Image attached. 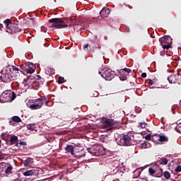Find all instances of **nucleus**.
<instances>
[{"instance_id": "f257e3e1", "label": "nucleus", "mask_w": 181, "mask_h": 181, "mask_svg": "<svg viewBox=\"0 0 181 181\" xmlns=\"http://www.w3.org/2000/svg\"><path fill=\"white\" fill-rule=\"evenodd\" d=\"M49 23H53L49 26L50 29L52 28H55V29H63L69 26V21L66 18H52L48 21Z\"/></svg>"}, {"instance_id": "f03ea898", "label": "nucleus", "mask_w": 181, "mask_h": 181, "mask_svg": "<svg viewBox=\"0 0 181 181\" xmlns=\"http://www.w3.org/2000/svg\"><path fill=\"white\" fill-rule=\"evenodd\" d=\"M99 74L105 78V80H107V81H111L114 77H115V72L108 68H102L99 70Z\"/></svg>"}, {"instance_id": "7ed1b4c3", "label": "nucleus", "mask_w": 181, "mask_h": 181, "mask_svg": "<svg viewBox=\"0 0 181 181\" xmlns=\"http://www.w3.org/2000/svg\"><path fill=\"white\" fill-rule=\"evenodd\" d=\"M1 75L0 76V79L1 80V81H3V83H11V81L15 80L13 76H12L13 73L9 71V69H8L7 68L6 69L1 70Z\"/></svg>"}, {"instance_id": "20e7f679", "label": "nucleus", "mask_w": 181, "mask_h": 181, "mask_svg": "<svg viewBox=\"0 0 181 181\" xmlns=\"http://www.w3.org/2000/svg\"><path fill=\"white\" fill-rule=\"evenodd\" d=\"M173 39L169 35H164L163 37L159 39V42L163 49H170L172 46V42Z\"/></svg>"}, {"instance_id": "39448f33", "label": "nucleus", "mask_w": 181, "mask_h": 181, "mask_svg": "<svg viewBox=\"0 0 181 181\" xmlns=\"http://www.w3.org/2000/svg\"><path fill=\"white\" fill-rule=\"evenodd\" d=\"M134 141V135L132 133L129 132L127 134H124L122 139H121V142L124 146H131L134 145L132 141Z\"/></svg>"}, {"instance_id": "423d86ee", "label": "nucleus", "mask_w": 181, "mask_h": 181, "mask_svg": "<svg viewBox=\"0 0 181 181\" xmlns=\"http://www.w3.org/2000/svg\"><path fill=\"white\" fill-rule=\"evenodd\" d=\"M23 70L29 74H33L36 70V66L32 62H25L23 65Z\"/></svg>"}, {"instance_id": "0eeeda50", "label": "nucleus", "mask_w": 181, "mask_h": 181, "mask_svg": "<svg viewBox=\"0 0 181 181\" xmlns=\"http://www.w3.org/2000/svg\"><path fill=\"white\" fill-rule=\"evenodd\" d=\"M2 97L6 98V101H13L16 98V93L12 90H6L2 93Z\"/></svg>"}, {"instance_id": "6e6552de", "label": "nucleus", "mask_w": 181, "mask_h": 181, "mask_svg": "<svg viewBox=\"0 0 181 181\" xmlns=\"http://www.w3.org/2000/svg\"><path fill=\"white\" fill-rule=\"evenodd\" d=\"M170 84H181V76L179 74H171L168 76Z\"/></svg>"}, {"instance_id": "1a4fd4ad", "label": "nucleus", "mask_w": 181, "mask_h": 181, "mask_svg": "<svg viewBox=\"0 0 181 181\" xmlns=\"http://www.w3.org/2000/svg\"><path fill=\"white\" fill-rule=\"evenodd\" d=\"M102 127L103 129L107 128V131H111L112 129H114V120L111 119H105V120L103 121Z\"/></svg>"}, {"instance_id": "9d476101", "label": "nucleus", "mask_w": 181, "mask_h": 181, "mask_svg": "<svg viewBox=\"0 0 181 181\" xmlns=\"http://www.w3.org/2000/svg\"><path fill=\"white\" fill-rule=\"evenodd\" d=\"M7 33H18V32H21V28H19V25L16 23L11 24V28L9 30H6Z\"/></svg>"}, {"instance_id": "9b49d317", "label": "nucleus", "mask_w": 181, "mask_h": 181, "mask_svg": "<svg viewBox=\"0 0 181 181\" xmlns=\"http://www.w3.org/2000/svg\"><path fill=\"white\" fill-rule=\"evenodd\" d=\"M110 8L105 7L100 11V15L101 18H108L110 15Z\"/></svg>"}, {"instance_id": "f8f14e48", "label": "nucleus", "mask_w": 181, "mask_h": 181, "mask_svg": "<svg viewBox=\"0 0 181 181\" xmlns=\"http://www.w3.org/2000/svg\"><path fill=\"white\" fill-rule=\"evenodd\" d=\"M45 103L47 104L46 98H43L36 99L34 103L36 104L37 105H40V108H42V106L43 105V104H45Z\"/></svg>"}, {"instance_id": "ddd939ff", "label": "nucleus", "mask_w": 181, "mask_h": 181, "mask_svg": "<svg viewBox=\"0 0 181 181\" xmlns=\"http://www.w3.org/2000/svg\"><path fill=\"white\" fill-rule=\"evenodd\" d=\"M118 76L122 81H125V80H127V76H128V74H125L124 72H123V71L120 69L118 73Z\"/></svg>"}, {"instance_id": "4468645a", "label": "nucleus", "mask_w": 181, "mask_h": 181, "mask_svg": "<svg viewBox=\"0 0 181 181\" xmlns=\"http://www.w3.org/2000/svg\"><path fill=\"white\" fill-rule=\"evenodd\" d=\"M65 151L68 152V153H70L72 156H74V146L71 145H67Z\"/></svg>"}, {"instance_id": "2eb2a0df", "label": "nucleus", "mask_w": 181, "mask_h": 181, "mask_svg": "<svg viewBox=\"0 0 181 181\" xmlns=\"http://www.w3.org/2000/svg\"><path fill=\"white\" fill-rule=\"evenodd\" d=\"M33 163V158H28L25 160H24L23 165L25 168H28L29 166H32Z\"/></svg>"}, {"instance_id": "dca6fc26", "label": "nucleus", "mask_w": 181, "mask_h": 181, "mask_svg": "<svg viewBox=\"0 0 181 181\" xmlns=\"http://www.w3.org/2000/svg\"><path fill=\"white\" fill-rule=\"evenodd\" d=\"M23 176H33L36 175V170H29L23 173Z\"/></svg>"}, {"instance_id": "f3484780", "label": "nucleus", "mask_w": 181, "mask_h": 181, "mask_svg": "<svg viewBox=\"0 0 181 181\" xmlns=\"http://www.w3.org/2000/svg\"><path fill=\"white\" fill-rule=\"evenodd\" d=\"M94 46H95V44H86L84 45L83 49L84 50H86V49H88L89 47V50L88 49V52H93Z\"/></svg>"}, {"instance_id": "a211bd4d", "label": "nucleus", "mask_w": 181, "mask_h": 181, "mask_svg": "<svg viewBox=\"0 0 181 181\" xmlns=\"http://www.w3.org/2000/svg\"><path fill=\"white\" fill-rule=\"evenodd\" d=\"M154 176L156 177H162V176H163V170L158 167V170H156V174Z\"/></svg>"}, {"instance_id": "6ab92c4d", "label": "nucleus", "mask_w": 181, "mask_h": 181, "mask_svg": "<svg viewBox=\"0 0 181 181\" xmlns=\"http://www.w3.org/2000/svg\"><path fill=\"white\" fill-rule=\"evenodd\" d=\"M169 138L165 135H158V142H168Z\"/></svg>"}, {"instance_id": "aec40b11", "label": "nucleus", "mask_w": 181, "mask_h": 181, "mask_svg": "<svg viewBox=\"0 0 181 181\" xmlns=\"http://www.w3.org/2000/svg\"><path fill=\"white\" fill-rule=\"evenodd\" d=\"M4 23L5 24L7 30H9V29H11V25H13V23H11V20L9 18L5 20L4 21Z\"/></svg>"}, {"instance_id": "412c9836", "label": "nucleus", "mask_w": 181, "mask_h": 181, "mask_svg": "<svg viewBox=\"0 0 181 181\" xmlns=\"http://www.w3.org/2000/svg\"><path fill=\"white\" fill-rule=\"evenodd\" d=\"M6 69H8V70L9 71H11L12 73V70L13 71H15L16 73H19V68L15 66H8Z\"/></svg>"}, {"instance_id": "4be33fe9", "label": "nucleus", "mask_w": 181, "mask_h": 181, "mask_svg": "<svg viewBox=\"0 0 181 181\" xmlns=\"http://www.w3.org/2000/svg\"><path fill=\"white\" fill-rule=\"evenodd\" d=\"M10 142H11V145H15V144H18V136H12L10 138Z\"/></svg>"}, {"instance_id": "5701e85b", "label": "nucleus", "mask_w": 181, "mask_h": 181, "mask_svg": "<svg viewBox=\"0 0 181 181\" xmlns=\"http://www.w3.org/2000/svg\"><path fill=\"white\" fill-rule=\"evenodd\" d=\"M11 120L13 122H22V119H21L19 116H13V117H11Z\"/></svg>"}, {"instance_id": "b1692460", "label": "nucleus", "mask_w": 181, "mask_h": 181, "mask_svg": "<svg viewBox=\"0 0 181 181\" xmlns=\"http://www.w3.org/2000/svg\"><path fill=\"white\" fill-rule=\"evenodd\" d=\"M13 167L12 165H9L6 168V170H5V173L6 175H11V173H12V170H13Z\"/></svg>"}, {"instance_id": "393cba45", "label": "nucleus", "mask_w": 181, "mask_h": 181, "mask_svg": "<svg viewBox=\"0 0 181 181\" xmlns=\"http://www.w3.org/2000/svg\"><path fill=\"white\" fill-rule=\"evenodd\" d=\"M30 110H40V105H37L36 103H34V104L30 105Z\"/></svg>"}, {"instance_id": "a878e982", "label": "nucleus", "mask_w": 181, "mask_h": 181, "mask_svg": "<svg viewBox=\"0 0 181 181\" xmlns=\"http://www.w3.org/2000/svg\"><path fill=\"white\" fill-rule=\"evenodd\" d=\"M151 139L153 142H154L155 144H158V141H159V135L156 134L152 136Z\"/></svg>"}, {"instance_id": "bb28decb", "label": "nucleus", "mask_w": 181, "mask_h": 181, "mask_svg": "<svg viewBox=\"0 0 181 181\" xmlns=\"http://www.w3.org/2000/svg\"><path fill=\"white\" fill-rule=\"evenodd\" d=\"M148 83L149 86H153V84H158V79H149Z\"/></svg>"}, {"instance_id": "cd10ccee", "label": "nucleus", "mask_w": 181, "mask_h": 181, "mask_svg": "<svg viewBox=\"0 0 181 181\" xmlns=\"http://www.w3.org/2000/svg\"><path fill=\"white\" fill-rule=\"evenodd\" d=\"M148 144H149V143H148L146 141H144V143H141L140 144L141 149H146L148 148Z\"/></svg>"}, {"instance_id": "c85d7f7f", "label": "nucleus", "mask_w": 181, "mask_h": 181, "mask_svg": "<svg viewBox=\"0 0 181 181\" xmlns=\"http://www.w3.org/2000/svg\"><path fill=\"white\" fill-rule=\"evenodd\" d=\"M168 159L167 158H161L158 163H160V165H168Z\"/></svg>"}, {"instance_id": "c756f323", "label": "nucleus", "mask_w": 181, "mask_h": 181, "mask_svg": "<svg viewBox=\"0 0 181 181\" xmlns=\"http://www.w3.org/2000/svg\"><path fill=\"white\" fill-rule=\"evenodd\" d=\"M120 70L124 72L125 74H127V75L129 73H132V70H131L130 69H128V68L122 69Z\"/></svg>"}, {"instance_id": "7c9ffc66", "label": "nucleus", "mask_w": 181, "mask_h": 181, "mask_svg": "<svg viewBox=\"0 0 181 181\" xmlns=\"http://www.w3.org/2000/svg\"><path fill=\"white\" fill-rule=\"evenodd\" d=\"M148 172H149V174L151 175V176H153V175H155L156 173V170L152 168H150L148 169Z\"/></svg>"}, {"instance_id": "2f4dec72", "label": "nucleus", "mask_w": 181, "mask_h": 181, "mask_svg": "<svg viewBox=\"0 0 181 181\" xmlns=\"http://www.w3.org/2000/svg\"><path fill=\"white\" fill-rule=\"evenodd\" d=\"M22 145L23 146H26L27 144L25 141L17 142L16 144V146H18V148H20V146H22Z\"/></svg>"}, {"instance_id": "473e14b6", "label": "nucleus", "mask_w": 181, "mask_h": 181, "mask_svg": "<svg viewBox=\"0 0 181 181\" xmlns=\"http://www.w3.org/2000/svg\"><path fill=\"white\" fill-rule=\"evenodd\" d=\"M27 128H28V129H30V131H35V129L36 127H35V124H28Z\"/></svg>"}, {"instance_id": "72a5a7b5", "label": "nucleus", "mask_w": 181, "mask_h": 181, "mask_svg": "<svg viewBox=\"0 0 181 181\" xmlns=\"http://www.w3.org/2000/svg\"><path fill=\"white\" fill-rule=\"evenodd\" d=\"M63 83H64V77H59L58 78V83L59 84H63Z\"/></svg>"}, {"instance_id": "f704fd0d", "label": "nucleus", "mask_w": 181, "mask_h": 181, "mask_svg": "<svg viewBox=\"0 0 181 181\" xmlns=\"http://www.w3.org/2000/svg\"><path fill=\"white\" fill-rule=\"evenodd\" d=\"M163 175H164V177H165V179L170 178V173L169 172L165 171Z\"/></svg>"}, {"instance_id": "c9c22d12", "label": "nucleus", "mask_w": 181, "mask_h": 181, "mask_svg": "<svg viewBox=\"0 0 181 181\" xmlns=\"http://www.w3.org/2000/svg\"><path fill=\"white\" fill-rule=\"evenodd\" d=\"M175 130H176L177 132H178L179 134H181V124H179L175 127Z\"/></svg>"}, {"instance_id": "e433bc0d", "label": "nucleus", "mask_w": 181, "mask_h": 181, "mask_svg": "<svg viewBox=\"0 0 181 181\" xmlns=\"http://www.w3.org/2000/svg\"><path fill=\"white\" fill-rule=\"evenodd\" d=\"M145 139H146V141H151V139H152V136L151 135V134L146 136Z\"/></svg>"}, {"instance_id": "4c0bfd02", "label": "nucleus", "mask_w": 181, "mask_h": 181, "mask_svg": "<svg viewBox=\"0 0 181 181\" xmlns=\"http://www.w3.org/2000/svg\"><path fill=\"white\" fill-rule=\"evenodd\" d=\"M139 127L141 128H145V127H146V124L145 122H140L139 123Z\"/></svg>"}, {"instance_id": "58836bf2", "label": "nucleus", "mask_w": 181, "mask_h": 181, "mask_svg": "<svg viewBox=\"0 0 181 181\" xmlns=\"http://www.w3.org/2000/svg\"><path fill=\"white\" fill-rule=\"evenodd\" d=\"M87 151L89 153H90L91 155H94V152H93V148H87Z\"/></svg>"}, {"instance_id": "ea45409f", "label": "nucleus", "mask_w": 181, "mask_h": 181, "mask_svg": "<svg viewBox=\"0 0 181 181\" xmlns=\"http://www.w3.org/2000/svg\"><path fill=\"white\" fill-rule=\"evenodd\" d=\"M175 172H181V166L178 165L176 168H175Z\"/></svg>"}, {"instance_id": "a19ab883", "label": "nucleus", "mask_w": 181, "mask_h": 181, "mask_svg": "<svg viewBox=\"0 0 181 181\" xmlns=\"http://www.w3.org/2000/svg\"><path fill=\"white\" fill-rule=\"evenodd\" d=\"M4 158H5V155H4V153H2L1 152H0V160H1V159H4Z\"/></svg>"}, {"instance_id": "79ce46f5", "label": "nucleus", "mask_w": 181, "mask_h": 181, "mask_svg": "<svg viewBox=\"0 0 181 181\" xmlns=\"http://www.w3.org/2000/svg\"><path fill=\"white\" fill-rule=\"evenodd\" d=\"M146 76H147L146 73L141 74V77H143V78H146Z\"/></svg>"}, {"instance_id": "37998d69", "label": "nucleus", "mask_w": 181, "mask_h": 181, "mask_svg": "<svg viewBox=\"0 0 181 181\" xmlns=\"http://www.w3.org/2000/svg\"><path fill=\"white\" fill-rule=\"evenodd\" d=\"M2 28H4V25L0 23V30H2Z\"/></svg>"}, {"instance_id": "c03bdc74", "label": "nucleus", "mask_w": 181, "mask_h": 181, "mask_svg": "<svg viewBox=\"0 0 181 181\" xmlns=\"http://www.w3.org/2000/svg\"><path fill=\"white\" fill-rule=\"evenodd\" d=\"M37 78H42V77L40 76H37Z\"/></svg>"}, {"instance_id": "a18cd8bd", "label": "nucleus", "mask_w": 181, "mask_h": 181, "mask_svg": "<svg viewBox=\"0 0 181 181\" xmlns=\"http://www.w3.org/2000/svg\"><path fill=\"white\" fill-rule=\"evenodd\" d=\"M10 125H12V121L9 122Z\"/></svg>"}]
</instances>
